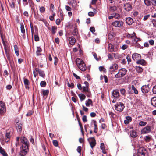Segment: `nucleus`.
Masks as SVG:
<instances>
[{
	"label": "nucleus",
	"instance_id": "obj_1",
	"mask_svg": "<svg viewBox=\"0 0 156 156\" xmlns=\"http://www.w3.org/2000/svg\"><path fill=\"white\" fill-rule=\"evenodd\" d=\"M20 140L22 145L20 148V155L21 156H25L29 151V142L27 138L24 136L21 137Z\"/></svg>",
	"mask_w": 156,
	"mask_h": 156
},
{
	"label": "nucleus",
	"instance_id": "obj_2",
	"mask_svg": "<svg viewBox=\"0 0 156 156\" xmlns=\"http://www.w3.org/2000/svg\"><path fill=\"white\" fill-rule=\"evenodd\" d=\"M127 72V70L125 68H121L120 69L118 73L115 75V77L117 78H120L125 76Z\"/></svg>",
	"mask_w": 156,
	"mask_h": 156
},
{
	"label": "nucleus",
	"instance_id": "obj_3",
	"mask_svg": "<svg viewBox=\"0 0 156 156\" xmlns=\"http://www.w3.org/2000/svg\"><path fill=\"white\" fill-rule=\"evenodd\" d=\"M115 110L118 111H122L125 107L124 104L123 103L120 102L117 103L116 105H115Z\"/></svg>",
	"mask_w": 156,
	"mask_h": 156
},
{
	"label": "nucleus",
	"instance_id": "obj_4",
	"mask_svg": "<svg viewBox=\"0 0 156 156\" xmlns=\"http://www.w3.org/2000/svg\"><path fill=\"white\" fill-rule=\"evenodd\" d=\"M141 90L142 92L144 94L148 93L150 90L149 85L143 86L141 88Z\"/></svg>",
	"mask_w": 156,
	"mask_h": 156
},
{
	"label": "nucleus",
	"instance_id": "obj_5",
	"mask_svg": "<svg viewBox=\"0 0 156 156\" xmlns=\"http://www.w3.org/2000/svg\"><path fill=\"white\" fill-rule=\"evenodd\" d=\"M6 112V108L5 104L2 101H0V114L3 115Z\"/></svg>",
	"mask_w": 156,
	"mask_h": 156
},
{
	"label": "nucleus",
	"instance_id": "obj_6",
	"mask_svg": "<svg viewBox=\"0 0 156 156\" xmlns=\"http://www.w3.org/2000/svg\"><path fill=\"white\" fill-rule=\"evenodd\" d=\"M112 25L115 27H122L123 25V23L122 21H115L113 22Z\"/></svg>",
	"mask_w": 156,
	"mask_h": 156
},
{
	"label": "nucleus",
	"instance_id": "obj_7",
	"mask_svg": "<svg viewBox=\"0 0 156 156\" xmlns=\"http://www.w3.org/2000/svg\"><path fill=\"white\" fill-rule=\"evenodd\" d=\"M118 68V65L114 63L112 64L109 68V72L111 74H112L113 72L116 70Z\"/></svg>",
	"mask_w": 156,
	"mask_h": 156
},
{
	"label": "nucleus",
	"instance_id": "obj_8",
	"mask_svg": "<svg viewBox=\"0 0 156 156\" xmlns=\"http://www.w3.org/2000/svg\"><path fill=\"white\" fill-rule=\"evenodd\" d=\"M132 58L134 61L137 62L138 60L141 59V56L140 54L135 53L132 54Z\"/></svg>",
	"mask_w": 156,
	"mask_h": 156
},
{
	"label": "nucleus",
	"instance_id": "obj_9",
	"mask_svg": "<svg viewBox=\"0 0 156 156\" xmlns=\"http://www.w3.org/2000/svg\"><path fill=\"white\" fill-rule=\"evenodd\" d=\"M151 130V127L150 126L145 127L141 131L142 133L146 134L150 132Z\"/></svg>",
	"mask_w": 156,
	"mask_h": 156
},
{
	"label": "nucleus",
	"instance_id": "obj_10",
	"mask_svg": "<svg viewBox=\"0 0 156 156\" xmlns=\"http://www.w3.org/2000/svg\"><path fill=\"white\" fill-rule=\"evenodd\" d=\"M124 7L125 10L127 12L131 10L132 9V6L128 3L124 4Z\"/></svg>",
	"mask_w": 156,
	"mask_h": 156
},
{
	"label": "nucleus",
	"instance_id": "obj_11",
	"mask_svg": "<svg viewBox=\"0 0 156 156\" xmlns=\"http://www.w3.org/2000/svg\"><path fill=\"white\" fill-rule=\"evenodd\" d=\"M11 136V133L7 131L5 134V140L6 142H8Z\"/></svg>",
	"mask_w": 156,
	"mask_h": 156
},
{
	"label": "nucleus",
	"instance_id": "obj_12",
	"mask_svg": "<svg viewBox=\"0 0 156 156\" xmlns=\"http://www.w3.org/2000/svg\"><path fill=\"white\" fill-rule=\"evenodd\" d=\"M113 96L116 98H118L119 97V93L118 90H114L112 92Z\"/></svg>",
	"mask_w": 156,
	"mask_h": 156
},
{
	"label": "nucleus",
	"instance_id": "obj_13",
	"mask_svg": "<svg viewBox=\"0 0 156 156\" xmlns=\"http://www.w3.org/2000/svg\"><path fill=\"white\" fill-rule=\"evenodd\" d=\"M77 66L80 70L82 71H85L87 69L86 65L84 62L79 65Z\"/></svg>",
	"mask_w": 156,
	"mask_h": 156
},
{
	"label": "nucleus",
	"instance_id": "obj_14",
	"mask_svg": "<svg viewBox=\"0 0 156 156\" xmlns=\"http://www.w3.org/2000/svg\"><path fill=\"white\" fill-rule=\"evenodd\" d=\"M91 139V141H90V144L92 148L94 147L96 145V143L94 137L90 138Z\"/></svg>",
	"mask_w": 156,
	"mask_h": 156
},
{
	"label": "nucleus",
	"instance_id": "obj_15",
	"mask_svg": "<svg viewBox=\"0 0 156 156\" xmlns=\"http://www.w3.org/2000/svg\"><path fill=\"white\" fill-rule=\"evenodd\" d=\"M69 44L72 45H74L76 42L75 39L72 36L69 37Z\"/></svg>",
	"mask_w": 156,
	"mask_h": 156
},
{
	"label": "nucleus",
	"instance_id": "obj_16",
	"mask_svg": "<svg viewBox=\"0 0 156 156\" xmlns=\"http://www.w3.org/2000/svg\"><path fill=\"white\" fill-rule=\"evenodd\" d=\"M126 23L129 25H131L133 23V20L130 17H128L126 20Z\"/></svg>",
	"mask_w": 156,
	"mask_h": 156
},
{
	"label": "nucleus",
	"instance_id": "obj_17",
	"mask_svg": "<svg viewBox=\"0 0 156 156\" xmlns=\"http://www.w3.org/2000/svg\"><path fill=\"white\" fill-rule=\"evenodd\" d=\"M0 153L3 156H8L5 150L1 146H0Z\"/></svg>",
	"mask_w": 156,
	"mask_h": 156
},
{
	"label": "nucleus",
	"instance_id": "obj_18",
	"mask_svg": "<svg viewBox=\"0 0 156 156\" xmlns=\"http://www.w3.org/2000/svg\"><path fill=\"white\" fill-rule=\"evenodd\" d=\"M108 50L110 52H113L114 51V46L111 44H109L108 47Z\"/></svg>",
	"mask_w": 156,
	"mask_h": 156
},
{
	"label": "nucleus",
	"instance_id": "obj_19",
	"mask_svg": "<svg viewBox=\"0 0 156 156\" xmlns=\"http://www.w3.org/2000/svg\"><path fill=\"white\" fill-rule=\"evenodd\" d=\"M151 105L154 106L156 107V97H153L151 100Z\"/></svg>",
	"mask_w": 156,
	"mask_h": 156
},
{
	"label": "nucleus",
	"instance_id": "obj_20",
	"mask_svg": "<svg viewBox=\"0 0 156 156\" xmlns=\"http://www.w3.org/2000/svg\"><path fill=\"white\" fill-rule=\"evenodd\" d=\"M76 62L77 66L84 63V62L80 58H77L76 60Z\"/></svg>",
	"mask_w": 156,
	"mask_h": 156
},
{
	"label": "nucleus",
	"instance_id": "obj_21",
	"mask_svg": "<svg viewBox=\"0 0 156 156\" xmlns=\"http://www.w3.org/2000/svg\"><path fill=\"white\" fill-rule=\"evenodd\" d=\"M86 105L87 107L90 106V105H92V101L90 99H88L86 101Z\"/></svg>",
	"mask_w": 156,
	"mask_h": 156
},
{
	"label": "nucleus",
	"instance_id": "obj_22",
	"mask_svg": "<svg viewBox=\"0 0 156 156\" xmlns=\"http://www.w3.org/2000/svg\"><path fill=\"white\" fill-rule=\"evenodd\" d=\"M136 63L137 64H141L142 65H144L145 64V61L144 59L140 60V59L138 60V61H137Z\"/></svg>",
	"mask_w": 156,
	"mask_h": 156
},
{
	"label": "nucleus",
	"instance_id": "obj_23",
	"mask_svg": "<svg viewBox=\"0 0 156 156\" xmlns=\"http://www.w3.org/2000/svg\"><path fill=\"white\" fill-rule=\"evenodd\" d=\"M130 135L133 138L136 137L137 136V133L135 131H132V132H130Z\"/></svg>",
	"mask_w": 156,
	"mask_h": 156
},
{
	"label": "nucleus",
	"instance_id": "obj_24",
	"mask_svg": "<svg viewBox=\"0 0 156 156\" xmlns=\"http://www.w3.org/2000/svg\"><path fill=\"white\" fill-rule=\"evenodd\" d=\"M136 33L133 32L132 34H128L126 35V37L128 38H130L131 39L134 38L135 36Z\"/></svg>",
	"mask_w": 156,
	"mask_h": 156
},
{
	"label": "nucleus",
	"instance_id": "obj_25",
	"mask_svg": "<svg viewBox=\"0 0 156 156\" xmlns=\"http://www.w3.org/2000/svg\"><path fill=\"white\" fill-rule=\"evenodd\" d=\"M14 48L15 53L17 56H18L19 55V51L17 45H14Z\"/></svg>",
	"mask_w": 156,
	"mask_h": 156
},
{
	"label": "nucleus",
	"instance_id": "obj_26",
	"mask_svg": "<svg viewBox=\"0 0 156 156\" xmlns=\"http://www.w3.org/2000/svg\"><path fill=\"white\" fill-rule=\"evenodd\" d=\"M78 96L81 101L84 100L86 98L85 95L83 94H79Z\"/></svg>",
	"mask_w": 156,
	"mask_h": 156
},
{
	"label": "nucleus",
	"instance_id": "obj_27",
	"mask_svg": "<svg viewBox=\"0 0 156 156\" xmlns=\"http://www.w3.org/2000/svg\"><path fill=\"white\" fill-rule=\"evenodd\" d=\"M101 80H102L103 79L105 82L107 83L108 82V79L106 76L104 75V76L101 75L100 77Z\"/></svg>",
	"mask_w": 156,
	"mask_h": 156
},
{
	"label": "nucleus",
	"instance_id": "obj_28",
	"mask_svg": "<svg viewBox=\"0 0 156 156\" xmlns=\"http://www.w3.org/2000/svg\"><path fill=\"white\" fill-rule=\"evenodd\" d=\"M38 72L39 76H41L43 77H44L45 76V74L44 71L38 69Z\"/></svg>",
	"mask_w": 156,
	"mask_h": 156
},
{
	"label": "nucleus",
	"instance_id": "obj_29",
	"mask_svg": "<svg viewBox=\"0 0 156 156\" xmlns=\"http://www.w3.org/2000/svg\"><path fill=\"white\" fill-rule=\"evenodd\" d=\"M42 50L41 48L40 47H37V50L36 51V53L37 55L38 56L40 55L41 54L40 52Z\"/></svg>",
	"mask_w": 156,
	"mask_h": 156
},
{
	"label": "nucleus",
	"instance_id": "obj_30",
	"mask_svg": "<svg viewBox=\"0 0 156 156\" xmlns=\"http://www.w3.org/2000/svg\"><path fill=\"white\" fill-rule=\"evenodd\" d=\"M131 89L133 91L134 93L136 94H137L138 93V92L137 89L135 87L134 85H132L131 86Z\"/></svg>",
	"mask_w": 156,
	"mask_h": 156
},
{
	"label": "nucleus",
	"instance_id": "obj_31",
	"mask_svg": "<svg viewBox=\"0 0 156 156\" xmlns=\"http://www.w3.org/2000/svg\"><path fill=\"white\" fill-rule=\"evenodd\" d=\"M136 69L138 73H141L143 71L142 68L140 66H136Z\"/></svg>",
	"mask_w": 156,
	"mask_h": 156
},
{
	"label": "nucleus",
	"instance_id": "obj_32",
	"mask_svg": "<svg viewBox=\"0 0 156 156\" xmlns=\"http://www.w3.org/2000/svg\"><path fill=\"white\" fill-rule=\"evenodd\" d=\"M20 29L22 33L24 34L25 33V30L24 29V26L23 23L20 24Z\"/></svg>",
	"mask_w": 156,
	"mask_h": 156
},
{
	"label": "nucleus",
	"instance_id": "obj_33",
	"mask_svg": "<svg viewBox=\"0 0 156 156\" xmlns=\"http://www.w3.org/2000/svg\"><path fill=\"white\" fill-rule=\"evenodd\" d=\"M145 4L147 6H149L151 5V2L150 0H144Z\"/></svg>",
	"mask_w": 156,
	"mask_h": 156
},
{
	"label": "nucleus",
	"instance_id": "obj_34",
	"mask_svg": "<svg viewBox=\"0 0 156 156\" xmlns=\"http://www.w3.org/2000/svg\"><path fill=\"white\" fill-rule=\"evenodd\" d=\"M94 132L95 133H97L98 132V126L96 124V121L94 120Z\"/></svg>",
	"mask_w": 156,
	"mask_h": 156
},
{
	"label": "nucleus",
	"instance_id": "obj_35",
	"mask_svg": "<svg viewBox=\"0 0 156 156\" xmlns=\"http://www.w3.org/2000/svg\"><path fill=\"white\" fill-rule=\"evenodd\" d=\"M146 142H149L150 140L151 137L150 136H145L144 138Z\"/></svg>",
	"mask_w": 156,
	"mask_h": 156
},
{
	"label": "nucleus",
	"instance_id": "obj_36",
	"mask_svg": "<svg viewBox=\"0 0 156 156\" xmlns=\"http://www.w3.org/2000/svg\"><path fill=\"white\" fill-rule=\"evenodd\" d=\"M38 68H36L35 70L33 71V74L34 77L35 78L37 74V72H38Z\"/></svg>",
	"mask_w": 156,
	"mask_h": 156
},
{
	"label": "nucleus",
	"instance_id": "obj_37",
	"mask_svg": "<svg viewBox=\"0 0 156 156\" xmlns=\"http://www.w3.org/2000/svg\"><path fill=\"white\" fill-rule=\"evenodd\" d=\"M128 47V46L127 44H123L122 46H120V48L123 50H124L126 49H127Z\"/></svg>",
	"mask_w": 156,
	"mask_h": 156
},
{
	"label": "nucleus",
	"instance_id": "obj_38",
	"mask_svg": "<svg viewBox=\"0 0 156 156\" xmlns=\"http://www.w3.org/2000/svg\"><path fill=\"white\" fill-rule=\"evenodd\" d=\"M23 80L25 86H27V85H29L30 82L26 78H24Z\"/></svg>",
	"mask_w": 156,
	"mask_h": 156
},
{
	"label": "nucleus",
	"instance_id": "obj_39",
	"mask_svg": "<svg viewBox=\"0 0 156 156\" xmlns=\"http://www.w3.org/2000/svg\"><path fill=\"white\" fill-rule=\"evenodd\" d=\"M89 90V87L88 86H84L83 87V92H84L85 93L87 91Z\"/></svg>",
	"mask_w": 156,
	"mask_h": 156
},
{
	"label": "nucleus",
	"instance_id": "obj_40",
	"mask_svg": "<svg viewBox=\"0 0 156 156\" xmlns=\"http://www.w3.org/2000/svg\"><path fill=\"white\" fill-rule=\"evenodd\" d=\"M16 127L18 132H20L21 131L22 127L21 126L19 125V124H17L16 126Z\"/></svg>",
	"mask_w": 156,
	"mask_h": 156
},
{
	"label": "nucleus",
	"instance_id": "obj_41",
	"mask_svg": "<svg viewBox=\"0 0 156 156\" xmlns=\"http://www.w3.org/2000/svg\"><path fill=\"white\" fill-rule=\"evenodd\" d=\"M9 5L12 9H14L15 8V4L14 2L13 1H11V2H9Z\"/></svg>",
	"mask_w": 156,
	"mask_h": 156
},
{
	"label": "nucleus",
	"instance_id": "obj_42",
	"mask_svg": "<svg viewBox=\"0 0 156 156\" xmlns=\"http://www.w3.org/2000/svg\"><path fill=\"white\" fill-rule=\"evenodd\" d=\"M39 10L41 13H43L45 12V8L43 6L40 7H39Z\"/></svg>",
	"mask_w": 156,
	"mask_h": 156
},
{
	"label": "nucleus",
	"instance_id": "obj_43",
	"mask_svg": "<svg viewBox=\"0 0 156 156\" xmlns=\"http://www.w3.org/2000/svg\"><path fill=\"white\" fill-rule=\"evenodd\" d=\"M57 27L55 26H52L51 28V31L52 33L54 34L56 32Z\"/></svg>",
	"mask_w": 156,
	"mask_h": 156
},
{
	"label": "nucleus",
	"instance_id": "obj_44",
	"mask_svg": "<svg viewBox=\"0 0 156 156\" xmlns=\"http://www.w3.org/2000/svg\"><path fill=\"white\" fill-rule=\"evenodd\" d=\"M143 148L140 149V154H141V156H144L145 154V153L143 152Z\"/></svg>",
	"mask_w": 156,
	"mask_h": 156
},
{
	"label": "nucleus",
	"instance_id": "obj_45",
	"mask_svg": "<svg viewBox=\"0 0 156 156\" xmlns=\"http://www.w3.org/2000/svg\"><path fill=\"white\" fill-rule=\"evenodd\" d=\"M108 38L110 40H112L114 37V35L112 33H109L108 34Z\"/></svg>",
	"mask_w": 156,
	"mask_h": 156
},
{
	"label": "nucleus",
	"instance_id": "obj_46",
	"mask_svg": "<svg viewBox=\"0 0 156 156\" xmlns=\"http://www.w3.org/2000/svg\"><path fill=\"white\" fill-rule=\"evenodd\" d=\"M117 9V8L115 6H113L110 7V10L112 12H114Z\"/></svg>",
	"mask_w": 156,
	"mask_h": 156
},
{
	"label": "nucleus",
	"instance_id": "obj_47",
	"mask_svg": "<svg viewBox=\"0 0 156 156\" xmlns=\"http://www.w3.org/2000/svg\"><path fill=\"white\" fill-rule=\"evenodd\" d=\"M141 41V39L139 38H137L136 37V35H135V36L134 38V41L136 43L138 41Z\"/></svg>",
	"mask_w": 156,
	"mask_h": 156
},
{
	"label": "nucleus",
	"instance_id": "obj_48",
	"mask_svg": "<svg viewBox=\"0 0 156 156\" xmlns=\"http://www.w3.org/2000/svg\"><path fill=\"white\" fill-rule=\"evenodd\" d=\"M46 85V82L44 81H42L40 83V85L41 87H45Z\"/></svg>",
	"mask_w": 156,
	"mask_h": 156
},
{
	"label": "nucleus",
	"instance_id": "obj_49",
	"mask_svg": "<svg viewBox=\"0 0 156 156\" xmlns=\"http://www.w3.org/2000/svg\"><path fill=\"white\" fill-rule=\"evenodd\" d=\"M147 124V122L143 121H141L139 123V125L141 126H144Z\"/></svg>",
	"mask_w": 156,
	"mask_h": 156
},
{
	"label": "nucleus",
	"instance_id": "obj_50",
	"mask_svg": "<svg viewBox=\"0 0 156 156\" xmlns=\"http://www.w3.org/2000/svg\"><path fill=\"white\" fill-rule=\"evenodd\" d=\"M85 94L88 97H90L91 95L90 91L89 90L86 92Z\"/></svg>",
	"mask_w": 156,
	"mask_h": 156
},
{
	"label": "nucleus",
	"instance_id": "obj_51",
	"mask_svg": "<svg viewBox=\"0 0 156 156\" xmlns=\"http://www.w3.org/2000/svg\"><path fill=\"white\" fill-rule=\"evenodd\" d=\"M34 38L35 41H39V38L37 34H35L34 35Z\"/></svg>",
	"mask_w": 156,
	"mask_h": 156
},
{
	"label": "nucleus",
	"instance_id": "obj_52",
	"mask_svg": "<svg viewBox=\"0 0 156 156\" xmlns=\"http://www.w3.org/2000/svg\"><path fill=\"white\" fill-rule=\"evenodd\" d=\"M121 93L123 95H125L126 91L124 89H121L120 90Z\"/></svg>",
	"mask_w": 156,
	"mask_h": 156
},
{
	"label": "nucleus",
	"instance_id": "obj_53",
	"mask_svg": "<svg viewBox=\"0 0 156 156\" xmlns=\"http://www.w3.org/2000/svg\"><path fill=\"white\" fill-rule=\"evenodd\" d=\"M48 94V91L47 90H45L43 91V96L47 95Z\"/></svg>",
	"mask_w": 156,
	"mask_h": 156
},
{
	"label": "nucleus",
	"instance_id": "obj_54",
	"mask_svg": "<svg viewBox=\"0 0 156 156\" xmlns=\"http://www.w3.org/2000/svg\"><path fill=\"white\" fill-rule=\"evenodd\" d=\"M53 144L54 146L55 147H57L58 146V142L56 140H54L53 141Z\"/></svg>",
	"mask_w": 156,
	"mask_h": 156
},
{
	"label": "nucleus",
	"instance_id": "obj_55",
	"mask_svg": "<svg viewBox=\"0 0 156 156\" xmlns=\"http://www.w3.org/2000/svg\"><path fill=\"white\" fill-rule=\"evenodd\" d=\"M150 16V15L149 14L147 15L144 16L143 18V20L145 21L147 20Z\"/></svg>",
	"mask_w": 156,
	"mask_h": 156
},
{
	"label": "nucleus",
	"instance_id": "obj_56",
	"mask_svg": "<svg viewBox=\"0 0 156 156\" xmlns=\"http://www.w3.org/2000/svg\"><path fill=\"white\" fill-rule=\"evenodd\" d=\"M59 12L60 13V16L61 18L62 19H63V15L62 14L63 12L62 11V9H60L59 10Z\"/></svg>",
	"mask_w": 156,
	"mask_h": 156
},
{
	"label": "nucleus",
	"instance_id": "obj_57",
	"mask_svg": "<svg viewBox=\"0 0 156 156\" xmlns=\"http://www.w3.org/2000/svg\"><path fill=\"white\" fill-rule=\"evenodd\" d=\"M67 85L68 87L73 88L74 87V84L73 83H71V84H70L69 82L67 83Z\"/></svg>",
	"mask_w": 156,
	"mask_h": 156
},
{
	"label": "nucleus",
	"instance_id": "obj_58",
	"mask_svg": "<svg viewBox=\"0 0 156 156\" xmlns=\"http://www.w3.org/2000/svg\"><path fill=\"white\" fill-rule=\"evenodd\" d=\"M58 58L56 57H54V64L55 65H56L58 62Z\"/></svg>",
	"mask_w": 156,
	"mask_h": 156
},
{
	"label": "nucleus",
	"instance_id": "obj_59",
	"mask_svg": "<svg viewBox=\"0 0 156 156\" xmlns=\"http://www.w3.org/2000/svg\"><path fill=\"white\" fill-rule=\"evenodd\" d=\"M126 58L127 59L128 63L129 64V63L131 62L130 57L127 55L126 57Z\"/></svg>",
	"mask_w": 156,
	"mask_h": 156
},
{
	"label": "nucleus",
	"instance_id": "obj_60",
	"mask_svg": "<svg viewBox=\"0 0 156 156\" xmlns=\"http://www.w3.org/2000/svg\"><path fill=\"white\" fill-rule=\"evenodd\" d=\"M100 148L102 151H103L104 149V144L103 143H101L100 145Z\"/></svg>",
	"mask_w": 156,
	"mask_h": 156
},
{
	"label": "nucleus",
	"instance_id": "obj_61",
	"mask_svg": "<svg viewBox=\"0 0 156 156\" xmlns=\"http://www.w3.org/2000/svg\"><path fill=\"white\" fill-rule=\"evenodd\" d=\"M4 47L5 53H7V52H9V49L7 47L5 46H4Z\"/></svg>",
	"mask_w": 156,
	"mask_h": 156
},
{
	"label": "nucleus",
	"instance_id": "obj_62",
	"mask_svg": "<svg viewBox=\"0 0 156 156\" xmlns=\"http://www.w3.org/2000/svg\"><path fill=\"white\" fill-rule=\"evenodd\" d=\"M65 9L67 11H71L72 10L71 8L68 5L65 6Z\"/></svg>",
	"mask_w": 156,
	"mask_h": 156
},
{
	"label": "nucleus",
	"instance_id": "obj_63",
	"mask_svg": "<svg viewBox=\"0 0 156 156\" xmlns=\"http://www.w3.org/2000/svg\"><path fill=\"white\" fill-rule=\"evenodd\" d=\"M82 120L83 122H85L87 121V116L86 115H83L82 117Z\"/></svg>",
	"mask_w": 156,
	"mask_h": 156
},
{
	"label": "nucleus",
	"instance_id": "obj_64",
	"mask_svg": "<svg viewBox=\"0 0 156 156\" xmlns=\"http://www.w3.org/2000/svg\"><path fill=\"white\" fill-rule=\"evenodd\" d=\"M153 93L156 94V85L154 86L152 89Z\"/></svg>",
	"mask_w": 156,
	"mask_h": 156
}]
</instances>
